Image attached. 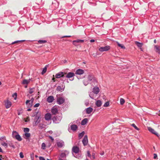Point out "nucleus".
<instances>
[{
    "mask_svg": "<svg viewBox=\"0 0 160 160\" xmlns=\"http://www.w3.org/2000/svg\"><path fill=\"white\" fill-rule=\"evenodd\" d=\"M12 136L13 138H15L18 141H21L22 139L20 136L16 131H13L12 132Z\"/></svg>",
    "mask_w": 160,
    "mask_h": 160,
    "instance_id": "obj_1",
    "label": "nucleus"
},
{
    "mask_svg": "<svg viewBox=\"0 0 160 160\" xmlns=\"http://www.w3.org/2000/svg\"><path fill=\"white\" fill-rule=\"evenodd\" d=\"M93 78V77L92 76L90 75H88L87 78L88 79L87 82H86V81L87 80L86 79H84L83 80V83L84 85H88L89 82L92 80Z\"/></svg>",
    "mask_w": 160,
    "mask_h": 160,
    "instance_id": "obj_2",
    "label": "nucleus"
},
{
    "mask_svg": "<svg viewBox=\"0 0 160 160\" xmlns=\"http://www.w3.org/2000/svg\"><path fill=\"white\" fill-rule=\"evenodd\" d=\"M110 47L109 46H106L104 47H101L99 49V50L100 52L106 51L110 49Z\"/></svg>",
    "mask_w": 160,
    "mask_h": 160,
    "instance_id": "obj_3",
    "label": "nucleus"
},
{
    "mask_svg": "<svg viewBox=\"0 0 160 160\" xmlns=\"http://www.w3.org/2000/svg\"><path fill=\"white\" fill-rule=\"evenodd\" d=\"M148 130L152 133L155 135L157 136H159V135L157 132L154 129L152 128L151 127H148Z\"/></svg>",
    "mask_w": 160,
    "mask_h": 160,
    "instance_id": "obj_4",
    "label": "nucleus"
},
{
    "mask_svg": "<svg viewBox=\"0 0 160 160\" xmlns=\"http://www.w3.org/2000/svg\"><path fill=\"white\" fill-rule=\"evenodd\" d=\"M66 74V73H64L62 72H60L57 73L55 75V77L57 78H59L64 76V74Z\"/></svg>",
    "mask_w": 160,
    "mask_h": 160,
    "instance_id": "obj_5",
    "label": "nucleus"
},
{
    "mask_svg": "<svg viewBox=\"0 0 160 160\" xmlns=\"http://www.w3.org/2000/svg\"><path fill=\"white\" fill-rule=\"evenodd\" d=\"M64 101V99L62 97L58 98H57V102L60 105L63 103Z\"/></svg>",
    "mask_w": 160,
    "mask_h": 160,
    "instance_id": "obj_6",
    "label": "nucleus"
},
{
    "mask_svg": "<svg viewBox=\"0 0 160 160\" xmlns=\"http://www.w3.org/2000/svg\"><path fill=\"white\" fill-rule=\"evenodd\" d=\"M82 143L84 146L86 145L88 143V136L87 135H85L84 137V138L82 140Z\"/></svg>",
    "mask_w": 160,
    "mask_h": 160,
    "instance_id": "obj_7",
    "label": "nucleus"
},
{
    "mask_svg": "<svg viewBox=\"0 0 160 160\" xmlns=\"http://www.w3.org/2000/svg\"><path fill=\"white\" fill-rule=\"evenodd\" d=\"M51 118V115L50 113H46L45 116V118L46 120L49 121Z\"/></svg>",
    "mask_w": 160,
    "mask_h": 160,
    "instance_id": "obj_8",
    "label": "nucleus"
},
{
    "mask_svg": "<svg viewBox=\"0 0 160 160\" xmlns=\"http://www.w3.org/2000/svg\"><path fill=\"white\" fill-rule=\"evenodd\" d=\"M79 148L77 146H74L72 148V151L76 153H78L79 151Z\"/></svg>",
    "mask_w": 160,
    "mask_h": 160,
    "instance_id": "obj_9",
    "label": "nucleus"
},
{
    "mask_svg": "<svg viewBox=\"0 0 160 160\" xmlns=\"http://www.w3.org/2000/svg\"><path fill=\"white\" fill-rule=\"evenodd\" d=\"M57 145L58 147L62 148L64 145V142L62 141L58 142L57 143Z\"/></svg>",
    "mask_w": 160,
    "mask_h": 160,
    "instance_id": "obj_10",
    "label": "nucleus"
},
{
    "mask_svg": "<svg viewBox=\"0 0 160 160\" xmlns=\"http://www.w3.org/2000/svg\"><path fill=\"white\" fill-rule=\"evenodd\" d=\"M11 102L8 100H7V101L5 102V106L7 108H9L11 106Z\"/></svg>",
    "mask_w": 160,
    "mask_h": 160,
    "instance_id": "obj_11",
    "label": "nucleus"
},
{
    "mask_svg": "<svg viewBox=\"0 0 160 160\" xmlns=\"http://www.w3.org/2000/svg\"><path fill=\"white\" fill-rule=\"evenodd\" d=\"M66 77L68 78H71L75 75V74L72 72H69L68 73L66 74Z\"/></svg>",
    "mask_w": 160,
    "mask_h": 160,
    "instance_id": "obj_12",
    "label": "nucleus"
},
{
    "mask_svg": "<svg viewBox=\"0 0 160 160\" xmlns=\"http://www.w3.org/2000/svg\"><path fill=\"white\" fill-rule=\"evenodd\" d=\"M84 72V71L81 69H78L77 70L75 73L77 74L81 75L83 74Z\"/></svg>",
    "mask_w": 160,
    "mask_h": 160,
    "instance_id": "obj_13",
    "label": "nucleus"
},
{
    "mask_svg": "<svg viewBox=\"0 0 160 160\" xmlns=\"http://www.w3.org/2000/svg\"><path fill=\"white\" fill-rule=\"evenodd\" d=\"M92 92L94 94H97L99 92V89L98 88L95 87L93 88Z\"/></svg>",
    "mask_w": 160,
    "mask_h": 160,
    "instance_id": "obj_14",
    "label": "nucleus"
},
{
    "mask_svg": "<svg viewBox=\"0 0 160 160\" xmlns=\"http://www.w3.org/2000/svg\"><path fill=\"white\" fill-rule=\"evenodd\" d=\"M54 100V98L52 96H50L48 97L47 99V102L49 103L52 102Z\"/></svg>",
    "mask_w": 160,
    "mask_h": 160,
    "instance_id": "obj_15",
    "label": "nucleus"
},
{
    "mask_svg": "<svg viewBox=\"0 0 160 160\" xmlns=\"http://www.w3.org/2000/svg\"><path fill=\"white\" fill-rule=\"evenodd\" d=\"M32 79H29L28 80L24 79L22 81V84H28L31 80Z\"/></svg>",
    "mask_w": 160,
    "mask_h": 160,
    "instance_id": "obj_16",
    "label": "nucleus"
},
{
    "mask_svg": "<svg viewBox=\"0 0 160 160\" xmlns=\"http://www.w3.org/2000/svg\"><path fill=\"white\" fill-rule=\"evenodd\" d=\"M154 50L156 52L160 54V49L159 46L155 45L154 46Z\"/></svg>",
    "mask_w": 160,
    "mask_h": 160,
    "instance_id": "obj_17",
    "label": "nucleus"
},
{
    "mask_svg": "<svg viewBox=\"0 0 160 160\" xmlns=\"http://www.w3.org/2000/svg\"><path fill=\"white\" fill-rule=\"evenodd\" d=\"M88 121V119L87 118L84 119L81 122V124L84 125L86 124Z\"/></svg>",
    "mask_w": 160,
    "mask_h": 160,
    "instance_id": "obj_18",
    "label": "nucleus"
},
{
    "mask_svg": "<svg viewBox=\"0 0 160 160\" xmlns=\"http://www.w3.org/2000/svg\"><path fill=\"white\" fill-rule=\"evenodd\" d=\"M77 126L75 124H73L71 126V129L73 131H75L77 128Z\"/></svg>",
    "mask_w": 160,
    "mask_h": 160,
    "instance_id": "obj_19",
    "label": "nucleus"
},
{
    "mask_svg": "<svg viewBox=\"0 0 160 160\" xmlns=\"http://www.w3.org/2000/svg\"><path fill=\"white\" fill-rule=\"evenodd\" d=\"M93 109L92 108L89 107L87 108L86 109V112L87 114H89L92 111Z\"/></svg>",
    "mask_w": 160,
    "mask_h": 160,
    "instance_id": "obj_20",
    "label": "nucleus"
},
{
    "mask_svg": "<svg viewBox=\"0 0 160 160\" xmlns=\"http://www.w3.org/2000/svg\"><path fill=\"white\" fill-rule=\"evenodd\" d=\"M51 112L53 114H55L58 112L57 109L55 108H53L51 110Z\"/></svg>",
    "mask_w": 160,
    "mask_h": 160,
    "instance_id": "obj_21",
    "label": "nucleus"
},
{
    "mask_svg": "<svg viewBox=\"0 0 160 160\" xmlns=\"http://www.w3.org/2000/svg\"><path fill=\"white\" fill-rule=\"evenodd\" d=\"M84 42V40H82L78 39L76 40H74L73 41V44L75 45V42L77 43H82Z\"/></svg>",
    "mask_w": 160,
    "mask_h": 160,
    "instance_id": "obj_22",
    "label": "nucleus"
},
{
    "mask_svg": "<svg viewBox=\"0 0 160 160\" xmlns=\"http://www.w3.org/2000/svg\"><path fill=\"white\" fill-rule=\"evenodd\" d=\"M96 105L98 107H100L102 104L101 101L100 100H98L96 103Z\"/></svg>",
    "mask_w": 160,
    "mask_h": 160,
    "instance_id": "obj_23",
    "label": "nucleus"
},
{
    "mask_svg": "<svg viewBox=\"0 0 160 160\" xmlns=\"http://www.w3.org/2000/svg\"><path fill=\"white\" fill-rule=\"evenodd\" d=\"M57 91H62L64 90V88H62L61 86H58L57 88Z\"/></svg>",
    "mask_w": 160,
    "mask_h": 160,
    "instance_id": "obj_24",
    "label": "nucleus"
},
{
    "mask_svg": "<svg viewBox=\"0 0 160 160\" xmlns=\"http://www.w3.org/2000/svg\"><path fill=\"white\" fill-rule=\"evenodd\" d=\"M29 101L30 103L28 104V107H31L32 105V103L34 101V99L33 98H32L30 100H29Z\"/></svg>",
    "mask_w": 160,
    "mask_h": 160,
    "instance_id": "obj_25",
    "label": "nucleus"
},
{
    "mask_svg": "<svg viewBox=\"0 0 160 160\" xmlns=\"http://www.w3.org/2000/svg\"><path fill=\"white\" fill-rule=\"evenodd\" d=\"M118 46L121 48L122 49H125V47L124 46V45L122 44H121L119 43L118 42H116Z\"/></svg>",
    "mask_w": 160,
    "mask_h": 160,
    "instance_id": "obj_26",
    "label": "nucleus"
},
{
    "mask_svg": "<svg viewBox=\"0 0 160 160\" xmlns=\"http://www.w3.org/2000/svg\"><path fill=\"white\" fill-rule=\"evenodd\" d=\"M1 142V144L2 145L5 147V148H7L8 147V144L7 143L2 141L0 142Z\"/></svg>",
    "mask_w": 160,
    "mask_h": 160,
    "instance_id": "obj_27",
    "label": "nucleus"
},
{
    "mask_svg": "<svg viewBox=\"0 0 160 160\" xmlns=\"http://www.w3.org/2000/svg\"><path fill=\"white\" fill-rule=\"evenodd\" d=\"M85 134V132L84 131L80 133L79 135V138H81L82 137L84 136V134Z\"/></svg>",
    "mask_w": 160,
    "mask_h": 160,
    "instance_id": "obj_28",
    "label": "nucleus"
},
{
    "mask_svg": "<svg viewBox=\"0 0 160 160\" xmlns=\"http://www.w3.org/2000/svg\"><path fill=\"white\" fill-rule=\"evenodd\" d=\"M137 45L139 47H141L142 46V44L139 43L138 42H135Z\"/></svg>",
    "mask_w": 160,
    "mask_h": 160,
    "instance_id": "obj_29",
    "label": "nucleus"
},
{
    "mask_svg": "<svg viewBox=\"0 0 160 160\" xmlns=\"http://www.w3.org/2000/svg\"><path fill=\"white\" fill-rule=\"evenodd\" d=\"M45 125L44 124L42 123H41L39 124V128L42 129L44 128Z\"/></svg>",
    "mask_w": 160,
    "mask_h": 160,
    "instance_id": "obj_30",
    "label": "nucleus"
},
{
    "mask_svg": "<svg viewBox=\"0 0 160 160\" xmlns=\"http://www.w3.org/2000/svg\"><path fill=\"white\" fill-rule=\"evenodd\" d=\"M125 100L122 98H121L120 99V104L121 105H123L125 103Z\"/></svg>",
    "mask_w": 160,
    "mask_h": 160,
    "instance_id": "obj_31",
    "label": "nucleus"
},
{
    "mask_svg": "<svg viewBox=\"0 0 160 160\" xmlns=\"http://www.w3.org/2000/svg\"><path fill=\"white\" fill-rule=\"evenodd\" d=\"M34 88H30L29 91V92L30 94L32 93L34 91Z\"/></svg>",
    "mask_w": 160,
    "mask_h": 160,
    "instance_id": "obj_32",
    "label": "nucleus"
},
{
    "mask_svg": "<svg viewBox=\"0 0 160 160\" xmlns=\"http://www.w3.org/2000/svg\"><path fill=\"white\" fill-rule=\"evenodd\" d=\"M29 131V129L28 128H24V132L26 133H28Z\"/></svg>",
    "mask_w": 160,
    "mask_h": 160,
    "instance_id": "obj_33",
    "label": "nucleus"
},
{
    "mask_svg": "<svg viewBox=\"0 0 160 160\" xmlns=\"http://www.w3.org/2000/svg\"><path fill=\"white\" fill-rule=\"evenodd\" d=\"M38 42V43L41 44L46 43L47 42V41L46 40H39Z\"/></svg>",
    "mask_w": 160,
    "mask_h": 160,
    "instance_id": "obj_34",
    "label": "nucleus"
},
{
    "mask_svg": "<svg viewBox=\"0 0 160 160\" xmlns=\"http://www.w3.org/2000/svg\"><path fill=\"white\" fill-rule=\"evenodd\" d=\"M47 68L46 67H45V68H44L43 69V70L42 71V74H44V73H45L46 71H47Z\"/></svg>",
    "mask_w": 160,
    "mask_h": 160,
    "instance_id": "obj_35",
    "label": "nucleus"
},
{
    "mask_svg": "<svg viewBox=\"0 0 160 160\" xmlns=\"http://www.w3.org/2000/svg\"><path fill=\"white\" fill-rule=\"evenodd\" d=\"M3 139L6 140V138L5 136H2L0 137V142L2 141Z\"/></svg>",
    "mask_w": 160,
    "mask_h": 160,
    "instance_id": "obj_36",
    "label": "nucleus"
},
{
    "mask_svg": "<svg viewBox=\"0 0 160 160\" xmlns=\"http://www.w3.org/2000/svg\"><path fill=\"white\" fill-rule=\"evenodd\" d=\"M133 127L136 129L138 130L139 129L136 126V125L134 124L133 123L131 125Z\"/></svg>",
    "mask_w": 160,
    "mask_h": 160,
    "instance_id": "obj_37",
    "label": "nucleus"
},
{
    "mask_svg": "<svg viewBox=\"0 0 160 160\" xmlns=\"http://www.w3.org/2000/svg\"><path fill=\"white\" fill-rule=\"evenodd\" d=\"M24 40H20V41H17L13 42L12 44H13L15 43H18L19 42H21L24 41Z\"/></svg>",
    "mask_w": 160,
    "mask_h": 160,
    "instance_id": "obj_38",
    "label": "nucleus"
},
{
    "mask_svg": "<svg viewBox=\"0 0 160 160\" xmlns=\"http://www.w3.org/2000/svg\"><path fill=\"white\" fill-rule=\"evenodd\" d=\"M25 136L26 138H28L30 137V134L29 133H26L25 134Z\"/></svg>",
    "mask_w": 160,
    "mask_h": 160,
    "instance_id": "obj_39",
    "label": "nucleus"
},
{
    "mask_svg": "<svg viewBox=\"0 0 160 160\" xmlns=\"http://www.w3.org/2000/svg\"><path fill=\"white\" fill-rule=\"evenodd\" d=\"M109 103L108 102H106L104 104V107H108L109 106Z\"/></svg>",
    "mask_w": 160,
    "mask_h": 160,
    "instance_id": "obj_40",
    "label": "nucleus"
},
{
    "mask_svg": "<svg viewBox=\"0 0 160 160\" xmlns=\"http://www.w3.org/2000/svg\"><path fill=\"white\" fill-rule=\"evenodd\" d=\"M46 147V145L44 143H42V148L43 149H45V148Z\"/></svg>",
    "mask_w": 160,
    "mask_h": 160,
    "instance_id": "obj_41",
    "label": "nucleus"
},
{
    "mask_svg": "<svg viewBox=\"0 0 160 160\" xmlns=\"http://www.w3.org/2000/svg\"><path fill=\"white\" fill-rule=\"evenodd\" d=\"M20 156L21 158H23L24 157V156L23 155V153L22 152H20Z\"/></svg>",
    "mask_w": 160,
    "mask_h": 160,
    "instance_id": "obj_42",
    "label": "nucleus"
},
{
    "mask_svg": "<svg viewBox=\"0 0 160 160\" xmlns=\"http://www.w3.org/2000/svg\"><path fill=\"white\" fill-rule=\"evenodd\" d=\"M39 105L40 104L39 103H37L34 105V107H39Z\"/></svg>",
    "mask_w": 160,
    "mask_h": 160,
    "instance_id": "obj_43",
    "label": "nucleus"
},
{
    "mask_svg": "<svg viewBox=\"0 0 160 160\" xmlns=\"http://www.w3.org/2000/svg\"><path fill=\"white\" fill-rule=\"evenodd\" d=\"M87 154H88V156L89 157H90L91 156V155L90 154V152H89V151H88V152H87Z\"/></svg>",
    "mask_w": 160,
    "mask_h": 160,
    "instance_id": "obj_44",
    "label": "nucleus"
},
{
    "mask_svg": "<svg viewBox=\"0 0 160 160\" xmlns=\"http://www.w3.org/2000/svg\"><path fill=\"white\" fill-rule=\"evenodd\" d=\"M157 157V154L156 153L154 154V157H153L154 158L156 159Z\"/></svg>",
    "mask_w": 160,
    "mask_h": 160,
    "instance_id": "obj_45",
    "label": "nucleus"
},
{
    "mask_svg": "<svg viewBox=\"0 0 160 160\" xmlns=\"http://www.w3.org/2000/svg\"><path fill=\"white\" fill-rule=\"evenodd\" d=\"M30 103V101L29 100H27L26 102V105H27L28 106V103Z\"/></svg>",
    "mask_w": 160,
    "mask_h": 160,
    "instance_id": "obj_46",
    "label": "nucleus"
},
{
    "mask_svg": "<svg viewBox=\"0 0 160 160\" xmlns=\"http://www.w3.org/2000/svg\"><path fill=\"white\" fill-rule=\"evenodd\" d=\"M30 103V101L29 100H27L26 102V105H27L28 106V103Z\"/></svg>",
    "mask_w": 160,
    "mask_h": 160,
    "instance_id": "obj_47",
    "label": "nucleus"
},
{
    "mask_svg": "<svg viewBox=\"0 0 160 160\" xmlns=\"http://www.w3.org/2000/svg\"><path fill=\"white\" fill-rule=\"evenodd\" d=\"M71 37L70 36H64L62 37V38H70Z\"/></svg>",
    "mask_w": 160,
    "mask_h": 160,
    "instance_id": "obj_48",
    "label": "nucleus"
},
{
    "mask_svg": "<svg viewBox=\"0 0 160 160\" xmlns=\"http://www.w3.org/2000/svg\"><path fill=\"white\" fill-rule=\"evenodd\" d=\"M40 160H45V159L42 157H39Z\"/></svg>",
    "mask_w": 160,
    "mask_h": 160,
    "instance_id": "obj_49",
    "label": "nucleus"
},
{
    "mask_svg": "<svg viewBox=\"0 0 160 160\" xmlns=\"http://www.w3.org/2000/svg\"><path fill=\"white\" fill-rule=\"evenodd\" d=\"M92 156L93 159H94L95 158V154H94L93 153L92 155Z\"/></svg>",
    "mask_w": 160,
    "mask_h": 160,
    "instance_id": "obj_50",
    "label": "nucleus"
},
{
    "mask_svg": "<svg viewBox=\"0 0 160 160\" xmlns=\"http://www.w3.org/2000/svg\"><path fill=\"white\" fill-rule=\"evenodd\" d=\"M94 41H95V40L94 39H91L90 41V42H94Z\"/></svg>",
    "mask_w": 160,
    "mask_h": 160,
    "instance_id": "obj_51",
    "label": "nucleus"
},
{
    "mask_svg": "<svg viewBox=\"0 0 160 160\" xmlns=\"http://www.w3.org/2000/svg\"><path fill=\"white\" fill-rule=\"evenodd\" d=\"M38 122H37V120L36 122L35 123V125H38Z\"/></svg>",
    "mask_w": 160,
    "mask_h": 160,
    "instance_id": "obj_52",
    "label": "nucleus"
},
{
    "mask_svg": "<svg viewBox=\"0 0 160 160\" xmlns=\"http://www.w3.org/2000/svg\"><path fill=\"white\" fill-rule=\"evenodd\" d=\"M50 138L52 140V141H53V140L54 139H53V138L52 137H50Z\"/></svg>",
    "mask_w": 160,
    "mask_h": 160,
    "instance_id": "obj_53",
    "label": "nucleus"
},
{
    "mask_svg": "<svg viewBox=\"0 0 160 160\" xmlns=\"http://www.w3.org/2000/svg\"><path fill=\"white\" fill-rule=\"evenodd\" d=\"M14 95L16 96V97L14 98L15 99H16V96H17V93H15Z\"/></svg>",
    "mask_w": 160,
    "mask_h": 160,
    "instance_id": "obj_54",
    "label": "nucleus"
},
{
    "mask_svg": "<svg viewBox=\"0 0 160 160\" xmlns=\"http://www.w3.org/2000/svg\"><path fill=\"white\" fill-rule=\"evenodd\" d=\"M31 110V109L30 108H28V109L27 111H30Z\"/></svg>",
    "mask_w": 160,
    "mask_h": 160,
    "instance_id": "obj_55",
    "label": "nucleus"
},
{
    "mask_svg": "<svg viewBox=\"0 0 160 160\" xmlns=\"http://www.w3.org/2000/svg\"><path fill=\"white\" fill-rule=\"evenodd\" d=\"M2 152V149H1V148L0 147V152Z\"/></svg>",
    "mask_w": 160,
    "mask_h": 160,
    "instance_id": "obj_56",
    "label": "nucleus"
},
{
    "mask_svg": "<svg viewBox=\"0 0 160 160\" xmlns=\"http://www.w3.org/2000/svg\"><path fill=\"white\" fill-rule=\"evenodd\" d=\"M28 118H27V120H25V122H28Z\"/></svg>",
    "mask_w": 160,
    "mask_h": 160,
    "instance_id": "obj_57",
    "label": "nucleus"
},
{
    "mask_svg": "<svg viewBox=\"0 0 160 160\" xmlns=\"http://www.w3.org/2000/svg\"><path fill=\"white\" fill-rule=\"evenodd\" d=\"M154 43H156V39H155V40H154Z\"/></svg>",
    "mask_w": 160,
    "mask_h": 160,
    "instance_id": "obj_58",
    "label": "nucleus"
},
{
    "mask_svg": "<svg viewBox=\"0 0 160 160\" xmlns=\"http://www.w3.org/2000/svg\"><path fill=\"white\" fill-rule=\"evenodd\" d=\"M104 154V152H102V153H101V155H103Z\"/></svg>",
    "mask_w": 160,
    "mask_h": 160,
    "instance_id": "obj_59",
    "label": "nucleus"
},
{
    "mask_svg": "<svg viewBox=\"0 0 160 160\" xmlns=\"http://www.w3.org/2000/svg\"><path fill=\"white\" fill-rule=\"evenodd\" d=\"M55 78H52V80H53L54 81H55V80H55Z\"/></svg>",
    "mask_w": 160,
    "mask_h": 160,
    "instance_id": "obj_60",
    "label": "nucleus"
},
{
    "mask_svg": "<svg viewBox=\"0 0 160 160\" xmlns=\"http://www.w3.org/2000/svg\"><path fill=\"white\" fill-rule=\"evenodd\" d=\"M137 160H142L140 158H138Z\"/></svg>",
    "mask_w": 160,
    "mask_h": 160,
    "instance_id": "obj_61",
    "label": "nucleus"
},
{
    "mask_svg": "<svg viewBox=\"0 0 160 160\" xmlns=\"http://www.w3.org/2000/svg\"><path fill=\"white\" fill-rule=\"evenodd\" d=\"M12 147L13 148H15V147H14V145H12Z\"/></svg>",
    "mask_w": 160,
    "mask_h": 160,
    "instance_id": "obj_62",
    "label": "nucleus"
},
{
    "mask_svg": "<svg viewBox=\"0 0 160 160\" xmlns=\"http://www.w3.org/2000/svg\"><path fill=\"white\" fill-rule=\"evenodd\" d=\"M84 79H86L87 80L86 81V82H87L88 79L87 78H85Z\"/></svg>",
    "mask_w": 160,
    "mask_h": 160,
    "instance_id": "obj_63",
    "label": "nucleus"
},
{
    "mask_svg": "<svg viewBox=\"0 0 160 160\" xmlns=\"http://www.w3.org/2000/svg\"><path fill=\"white\" fill-rule=\"evenodd\" d=\"M160 115V110L159 111V114L158 115Z\"/></svg>",
    "mask_w": 160,
    "mask_h": 160,
    "instance_id": "obj_64",
    "label": "nucleus"
}]
</instances>
